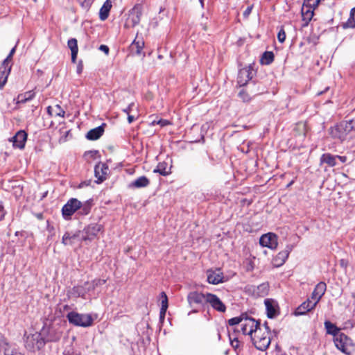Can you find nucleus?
Wrapping results in <instances>:
<instances>
[{
  "mask_svg": "<svg viewBox=\"0 0 355 355\" xmlns=\"http://www.w3.org/2000/svg\"><path fill=\"white\" fill-rule=\"evenodd\" d=\"M64 355H80L79 352H71L69 349H66L64 352Z\"/></svg>",
  "mask_w": 355,
  "mask_h": 355,
  "instance_id": "obj_48",
  "label": "nucleus"
},
{
  "mask_svg": "<svg viewBox=\"0 0 355 355\" xmlns=\"http://www.w3.org/2000/svg\"><path fill=\"white\" fill-rule=\"evenodd\" d=\"M90 183H91V181L83 182L79 184L78 188H83L84 187H87L90 184Z\"/></svg>",
  "mask_w": 355,
  "mask_h": 355,
  "instance_id": "obj_56",
  "label": "nucleus"
},
{
  "mask_svg": "<svg viewBox=\"0 0 355 355\" xmlns=\"http://www.w3.org/2000/svg\"><path fill=\"white\" fill-rule=\"evenodd\" d=\"M324 327L327 329V334L333 335L334 338H336L337 335L342 334L340 332V329L329 321H326L324 322Z\"/></svg>",
  "mask_w": 355,
  "mask_h": 355,
  "instance_id": "obj_26",
  "label": "nucleus"
},
{
  "mask_svg": "<svg viewBox=\"0 0 355 355\" xmlns=\"http://www.w3.org/2000/svg\"><path fill=\"white\" fill-rule=\"evenodd\" d=\"M301 12L302 20L304 21V25L306 26L313 17L314 9L307 7L303 4Z\"/></svg>",
  "mask_w": 355,
  "mask_h": 355,
  "instance_id": "obj_22",
  "label": "nucleus"
},
{
  "mask_svg": "<svg viewBox=\"0 0 355 355\" xmlns=\"http://www.w3.org/2000/svg\"><path fill=\"white\" fill-rule=\"evenodd\" d=\"M274 60V54L272 51H268V64Z\"/></svg>",
  "mask_w": 355,
  "mask_h": 355,
  "instance_id": "obj_49",
  "label": "nucleus"
},
{
  "mask_svg": "<svg viewBox=\"0 0 355 355\" xmlns=\"http://www.w3.org/2000/svg\"><path fill=\"white\" fill-rule=\"evenodd\" d=\"M239 98L243 101V102H248L250 100V97L248 93H246L244 89H241L239 93Z\"/></svg>",
  "mask_w": 355,
  "mask_h": 355,
  "instance_id": "obj_41",
  "label": "nucleus"
},
{
  "mask_svg": "<svg viewBox=\"0 0 355 355\" xmlns=\"http://www.w3.org/2000/svg\"><path fill=\"white\" fill-rule=\"evenodd\" d=\"M26 138L27 135L25 131L19 130L14 137L10 139V141L12 142L13 146L21 149L25 146Z\"/></svg>",
  "mask_w": 355,
  "mask_h": 355,
  "instance_id": "obj_14",
  "label": "nucleus"
},
{
  "mask_svg": "<svg viewBox=\"0 0 355 355\" xmlns=\"http://www.w3.org/2000/svg\"><path fill=\"white\" fill-rule=\"evenodd\" d=\"M187 300L191 305L202 304L205 302H207V293L191 292L188 295Z\"/></svg>",
  "mask_w": 355,
  "mask_h": 355,
  "instance_id": "obj_15",
  "label": "nucleus"
},
{
  "mask_svg": "<svg viewBox=\"0 0 355 355\" xmlns=\"http://www.w3.org/2000/svg\"><path fill=\"white\" fill-rule=\"evenodd\" d=\"M104 132V129L102 126H98L97 128H95L91 130H89L86 137L89 140H96L101 137V136L103 135Z\"/></svg>",
  "mask_w": 355,
  "mask_h": 355,
  "instance_id": "obj_24",
  "label": "nucleus"
},
{
  "mask_svg": "<svg viewBox=\"0 0 355 355\" xmlns=\"http://www.w3.org/2000/svg\"><path fill=\"white\" fill-rule=\"evenodd\" d=\"M157 121L154 120V121H153L151 122V124H152L153 125H155V124H157Z\"/></svg>",
  "mask_w": 355,
  "mask_h": 355,
  "instance_id": "obj_61",
  "label": "nucleus"
},
{
  "mask_svg": "<svg viewBox=\"0 0 355 355\" xmlns=\"http://www.w3.org/2000/svg\"><path fill=\"white\" fill-rule=\"evenodd\" d=\"M336 159H339L342 163H345L347 160V158L346 156L336 155Z\"/></svg>",
  "mask_w": 355,
  "mask_h": 355,
  "instance_id": "obj_53",
  "label": "nucleus"
},
{
  "mask_svg": "<svg viewBox=\"0 0 355 355\" xmlns=\"http://www.w3.org/2000/svg\"><path fill=\"white\" fill-rule=\"evenodd\" d=\"M347 125L345 121H343L329 130L330 135L334 137L344 141L347 138H352L349 130H347Z\"/></svg>",
  "mask_w": 355,
  "mask_h": 355,
  "instance_id": "obj_7",
  "label": "nucleus"
},
{
  "mask_svg": "<svg viewBox=\"0 0 355 355\" xmlns=\"http://www.w3.org/2000/svg\"><path fill=\"white\" fill-rule=\"evenodd\" d=\"M10 347H11L5 341L3 335L0 333V354H3L7 348Z\"/></svg>",
  "mask_w": 355,
  "mask_h": 355,
  "instance_id": "obj_38",
  "label": "nucleus"
},
{
  "mask_svg": "<svg viewBox=\"0 0 355 355\" xmlns=\"http://www.w3.org/2000/svg\"><path fill=\"white\" fill-rule=\"evenodd\" d=\"M82 207V203L76 198H71L63 206L62 213L64 218L68 220L71 216Z\"/></svg>",
  "mask_w": 355,
  "mask_h": 355,
  "instance_id": "obj_6",
  "label": "nucleus"
},
{
  "mask_svg": "<svg viewBox=\"0 0 355 355\" xmlns=\"http://www.w3.org/2000/svg\"><path fill=\"white\" fill-rule=\"evenodd\" d=\"M150 184V180L146 176H141L128 184L130 189H140L147 187Z\"/></svg>",
  "mask_w": 355,
  "mask_h": 355,
  "instance_id": "obj_18",
  "label": "nucleus"
},
{
  "mask_svg": "<svg viewBox=\"0 0 355 355\" xmlns=\"http://www.w3.org/2000/svg\"><path fill=\"white\" fill-rule=\"evenodd\" d=\"M230 336V344L232 345V347L235 349H237L239 347V340H238V338L236 337H232L231 335L229 336Z\"/></svg>",
  "mask_w": 355,
  "mask_h": 355,
  "instance_id": "obj_40",
  "label": "nucleus"
},
{
  "mask_svg": "<svg viewBox=\"0 0 355 355\" xmlns=\"http://www.w3.org/2000/svg\"><path fill=\"white\" fill-rule=\"evenodd\" d=\"M277 38L279 42L282 43L285 41L286 33L283 28H281L277 34Z\"/></svg>",
  "mask_w": 355,
  "mask_h": 355,
  "instance_id": "obj_43",
  "label": "nucleus"
},
{
  "mask_svg": "<svg viewBox=\"0 0 355 355\" xmlns=\"http://www.w3.org/2000/svg\"><path fill=\"white\" fill-rule=\"evenodd\" d=\"M68 47L71 51V61L76 62L77 54L78 52L77 40L75 38H71L68 41Z\"/></svg>",
  "mask_w": 355,
  "mask_h": 355,
  "instance_id": "obj_25",
  "label": "nucleus"
},
{
  "mask_svg": "<svg viewBox=\"0 0 355 355\" xmlns=\"http://www.w3.org/2000/svg\"><path fill=\"white\" fill-rule=\"evenodd\" d=\"M144 46V42L142 40H135L131 44V49H132V51L135 50V53L137 55H140Z\"/></svg>",
  "mask_w": 355,
  "mask_h": 355,
  "instance_id": "obj_31",
  "label": "nucleus"
},
{
  "mask_svg": "<svg viewBox=\"0 0 355 355\" xmlns=\"http://www.w3.org/2000/svg\"><path fill=\"white\" fill-rule=\"evenodd\" d=\"M135 105V103H132L126 108L123 109V111L127 114H130L132 112Z\"/></svg>",
  "mask_w": 355,
  "mask_h": 355,
  "instance_id": "obj_45",
  "label": "nucleus"
},
{
  "mask_svg": "<svg viewBox=\"0 0 355 355\" xmlns=\"http://www.w3.org/2000/svg\"><path fill=\"white\" fill-rule=\"evenodd\" d=\"M315 302H313L310 299L304 302L300 305L295 311V315H302L306 314L307 312L313 310L316 306Z\"/></svg>",
  "mask_w": 355,
  "mask_h": 355,
  "instance_id": "obj_16",
  "label": "nucleus"
},
{
  "mask_svg": "<svg viewBox=\"0 0 355 355\" xmlns=\"http://www.w3.org/2000/svg\"><path fill=\"white\" fill-rule=\"evenodd\" d=\"M54 108L52 107L51 106H49L47 107V112L49 113V115L52 116L53 114H54Z\"/></svg>",
  "mask_w": 355,
  "mask_h": 355,
  "instance_id": "obj_58",
  "label": "nucleus"
},
{
  "mask_svg": "<svg viewBox=\"0 0 355 355\" xmlns=\"http://www.w3.org/2000/svg\"><path fill=\"white\" fill-rule=\"evenodd\" d=\"M206 302L209 303L213 309L219 312L223 313L226 310L225 305L216 295L207 293Z\"/></svg>",
  "mask_w": 355,
  "mask_h": 355,
  "instance_id": "obj_11",
  "label": "nucleus"
},
{
  "mask_svg": "<svg viewBox=\"0 0 355 355\" xmlns=\"http://www.w3.org/2000/svg\"><path fill=\"white\" fill-rule=\"evenodd\" d=\"M24 346L29 351H35L44 345V339L41 334L34 330L26 331L24 336Z\"/></svg>",
  "mask_w": 355,
  "mask_h": 355,
  "instance_id": "obj_2",
  "label": "nucleus"
},
{
  "mask_svg": "<svg viewBox=\"0 0 355 355\" xmlns=\"http://www.w3.org/2000/svg\"><path fill=\"white\" fill-rule=\"evenodd\" d=\"M103 230V225L98 223L90 224L85 227L82 233V240L84 241L93 240Z\"/></svg>",
  "mask_w": 355,
  "mask_h": 355,
  "instance_id": "obj_8",
  "label": "nucleus"
},
{
  "mask_svg": "<svg viewBox=\"0 0 355 355\" xmlns=\"http://www.w3.org/2000/svg\"><path fill=\"white\" fill-rule=\"evenodd\" d=\"M135 119V117L133 115L128 114V121L129 123H132Z\"/></svg>",
  "mask_w": 355,
  "mask_h": 355,
  "instance_id": "obj_57",
  "label": "nucleus"
},
{
  "mask_svg": "<svg viewBox=\"0 0 355 355\" xmlns=\"http://www.w3.org/2000/svg\"><path fill=\"white\" fill-rule=\"evenodd\" d=\"M334 342L336 348L346 355H355V345L345 334L337 335L334 338Z\"/></svg>",
  "mask_w": 355,
  "mask_h": 355,
  "instance_id": "obj_3",
  "label": "nucleus"
},
{
  "mask_svg": "<svg viewBox=\"0 0 355 355\" xmlns=\"http://www.w3.org/2000/svg\"><path fill=\"white\" fill-rule=\"evenodd\" d=\"M10 72V68H6L2 65L0 67V89L2 88L7 82Z\"/></svg>",
  "mask_w": 355,
  "mask_h": 355,
  "instance_id": "obj_28",
  "label": "nucleus"
},
{
  "mask_svg": "<svg viewBox=\"0 0 355 355\" xmlns=\"http://www.w3.org/2000/svg\"><path fill=\"white\" fill-rule=\"evenodd\" d=\"M252 8H253V5H249L247 6V8L245 9V10L243 12V16L244 19L248 18L250 14L252 12Z\"/></svg>",
  "mask_w": 355,
  "mask_h": 355,
  "instance_id": "obj_44",
  "label": "nucleus"
},
{
  "mask_svg": "<svg viewBox=\"0 0 355 355\" xmlns=\"http://www.w3.org/2000/svg\"><path fill=\"white\" fill-rule=\"evenodd\" d=\"M278 245V236L277 234L268 232V248L275 250Z\"/></svg>",
  "mask_w": 355,
  "mask_h": 355,
  "instance_id": "obj_27",
  "label": "nucleus"
},
{
  "mask_svg": "<svg viewBox=\"0 0 355 355\" xmlns=\"http://www.w3.org/2000/svg\"><path fill=\"white\" fill-rule=\"evenodd\" d=\"M69 323L78 327H87L93 323V318L90 314H81L71 311L67 315Z\"/></svg>",
  "mask_w": 355,
  "mask_h": 355,
  "instance_id": "obj_4",
  "label": "nucleus"
},
{
  "mask_svg": "<svg viewBox=\"0 0 355 355\" xmlns=\"http://www.w3.org/2000/svg\"><path fill=\"white\" fill-rule=\"evenodd\" d=\"M15 47H13L9 55L7 56V58L3 60V63H2V66L3 67H5L6 68H10V70L11 69V65H10V62H11V60H12V57L13 55V54L15 53Z\"/></svg>",
  "mask_w": 355,
  "mask_h": 355,
  "instance_id": "obj_34",
  "label": "nucleus"
},
{
  "mask_svg": "<svg viewBox=\"0 0 355 355\" xmlns=\"http://www.w3.org/2000/svg\"><path fill=\"white\" fill-rule=\"evenodd\" d=\"M279 314V308L276 301L268 299V318H274Z\"/></svg>",
  "mask_w": 355,
  "mask_h": 355,
  "instance_id": "obj_17",
  "label": "nucleus"
},
{
  "mask_svg": "<svg viewBox=\"0 0 355 355\" xmlns=\"http://www.w3.org/2000/svg\"><path fill=\"white\" fill-rule=\"evenodd\" d=\"M288 257V252L286 250L279 252L278 254L272 260V265L274 267H280L282 266L286 261Z\"/></svg>",
  "mask_w": 355,
  "mask_h": 355,
  "instance_id": "obj_20",
  "label": "nucleus"
},
{
  "mask_svg": "<svg viewBox=\"0 0 355 355\" xmlns=\"http://www.w3.org/2000/svg\"><path fill=\"white\" fill-rule=\"evenodd\" d=\"M270 344V340H269L268 341V344H267L268 347H269Z\"/></svg>",
  "mask_w": 355,
  "mask_h": 355,
  "instance_id": "obj_64",
  "label": "nucleus"
},
{
  "mask_svg": "<svg viewBox=\"0 0 355 355\" xmlns=\"http://www.w3.org/2000/svg\"><path fill=\"white\" fill-rule=\"evenodd\" d=\"M277 350V352H276V355H286L284 354H282L279 349H278V347H277L276 349Z\"/></svg>",
  "mask_w": 355,
  "mask_h": 355,
  "instance_id": "obj_60",
  "label": "nucleus"
},
{
  "mask_svg": "<svg viewBox=\"0 0 355 355\" xmlns=\"http://www.w3.org/2000/svg\"><path fill=\"white\" fill-rule=\"evenodd\" d=\"M142 12L143 5L141 3L135 5L128 12V17L125 22V27L130 28L138 25L140 22Z\"/></svg>",
  "mask_w": 355,
  "mask_h": 355,
  "instance_id": "obj_5",
  "label": "nucleus"
},
{
  "mask_svg": "<svg viewBox=\"0 0 355 355\" xmlns=\"http://www.w3.org/2000/svg\"><path fill=\"white\" fill-rule=\"evenodd\" d=\"M112 6V1L110 0H106L104 2L99 11V18L101 20L105 21L107 19Z\"/></svg>",
  "mask_w": 355,
  "mask_h": 355,
  "instance_id": "obj_23",
  "label": "nucleus"
},
{
  "mask_svg": "<svg viewBox=\"0 0 355 355\" xmlns=\"http://www.w3.org/2000/svg\"><path fill=\"white\" fill-rule=\"evenodd\" d=\"M22 193V188L20 186H18L16 188V191H15V196H21Z\"/></svg>",
  "mask_w": 355,
  "mask_h": 355,
  "instance_id": "obj_54",
  "label": "nucleus"
},
{
  "mask_svg": "<svg viewBox=\"0 0 355 355\" xmlns=\"http://www.w3.org/2000/svg\"><path fill=\"white\" fill-rule=\"evenodd\" d=\"M153 172L158 173L163 176H166L170 173V172L167 171V166L164 162L159 163L157 168L154 169Z\"/></svg>",
  "mask_w": 355,
  "mask_h": 355,
  "instance_id": "obj_32",
  "label": "nucleus"
},
{
  "mask_svg": "<svg viewBox=\"0 0 355 355\" xmlns=\"http://www.w3.org/2000/svg\"><path fill=\"white\" fill-rule=\"evenodd\" d=\"M259 243L263 247L266 246V234H264L261 236Z\"/></svg>",
  "mask_w": 355,
  "mask_h": 355,
  "instance_id": "obj_46",
  "label": "nucleus"
},
{
  "mask_svg": "<svg viewBox=\"0 0 355 355\" xmlns=\"http://www.w3.org/2000/svg\"><path fill=\"white\" fill-rule=\"evenodd\" d=\"M53 108H54V110H54L53 111L54 114L56 116H61V117H64V116L65 112L59 105H55V107Z\"/></svg>",
  "mask_w": 355,
  "mask_h": 355,
  "instance_id": "obj_39",
  "label": "nucleus"
},
{
  "mask_svg": "<svg viewBox=\"0 0 355 355\" xmlns=\"http://www.w3.org/2000/svg\"><path fill=\"white\" fill-rule=\"evenodd\" d=\"M82 241L81 230H77L75 232H67L62 236V243L64 245H72Z\"/></svg>",
  "mask_w": 355,
  "mask_h": 355,
  "instance_id": "obj_10",
  "label": "nucleus"
},
{
  "mask_svg": "<svg viewBox=\"0 0 355 355\" xmlns=\"http://www.w3.org/2000/svg\"><path fill=\"white\" fill-rule=\"evenodd\" d=\"M347 24L349 27L355 28V8L351 10L349 18Z\"/></svg>",
  "mask_w": 355,
  "mask_h": 355,
  "instance_id": "obj_36",
  "label": "nucleus"
},
{
  "mask_svg": "<svg viewBox=\"0 0 355 355\" xmlns=\"http://www.w3.org/2000/svg\"><path fill=\"white\" fill-rule=\"evenodd\" d=\"M207 275V281L209 284H218L223 281V274L220 269L208 270Z\"/></svg>",
  "mask_w": 355,
  "mask_h": 355,
  "instance_id": "obj_13",
  "label": "nucleus"
},
{
  "mask_svg": "<svg viewBox=\"0 0 355 355\" xmlns=\"http://www.w3.org/2000/svg\"><path fill=\"white\" fill-rule=\"evenodd\" d=\"M260 62L261 64H266V51L262 53L261 58L260 59Z\"/></svg>",
  "mask_w": 355,
  "mask_h": 355,
  "instance_id": "obj_51",
  "label": "nucleus"
},
{
  "mask_svg": "<svg viewBox=\"0 0 355 355\" xmlns=\"http://www.w3.org/2000/svg\"><path fill=\"white\" fill-rule=\"evenodd\" d=\"M347 130H349L352 138L355 135V118L345 121Z\"/></svg>",
  "mask_w": 355,
  "mask_h": 355,
  "instance_id": "obj_33",
  "label": "nucleus"
},
{
  "mask_svg": "<svg viewBox=\"0 0 355 355\" xmlns=\"http://www.w3.org/2000/svg\"><path fill=\"white\" fill-rule=\"evenodd\" d=\"M245 315H246V313H242L239 317L232 318L228 320V324L231 326H233V325H235V324H237L239 323H242V322L243 320V318Z\"/></svg>",
  "mask_w": 355,
  "mask_h": 355,
  "instance_id": "obj_35",
  "label": "nucleus"
},
{
  "mask_svg": "<svg viewBox=\"0 0 355 355\" xmlns=\"http://www.w3.org/2000/svg\"><path fill=\"white\" fill-rule=\"evenodd\" d=\"M66 141V139H65V138H64V139H63V138H60V142H62V141H63V142H64V141Z\"/></svg>",
  "mask_w": 355,
  "mask_h": 355,
  "instance_id": "obj_62",
  "label": "nucleus"
},
{
  "mask_svg": "<svg viewBox=\"0 0 355 355\" xmlns=\"http://www.w3.org/2000/svg\"><path fill=\"white\" fill-rule=\"evenodd\" d=\"M327 289V285L324 282H319L315 287L311 297V300L317 304L322 297L324 295Z\"/></svg>",
  "mask_w": 355,
  "mask_h": 355,
  "instance_id": "obj_12",
  "label": "nucleus"
},
{
  "mask_svg": "<svg viewBox=\"0 0 355 355\" xmlns=\"http://www.w3.org/2000/svg\"><path fill=\"white\" fill-rule=\"evenodd\" d=\"M5 211L3 207L1 205H0V220L4 218Z\"/></svg>",
  "mask_w": 355,
  "mask_h": 355,
  "instance_id": "obj_55",
  "label": "nucleus"
},
{
  "mask_svg": "<svg viewBox=\"0 0 355 355\" xmlns=\"http://www.w3.org/2000/svg\"><path fill=\"white\" fill-rule=\"evenodd\" d=\"M259 322L254 319L244 316L241 324V330L243 334L250 335L255 347L261 351L266 350V340L263 334H261Z\"/></svg>",
  "mask_w": 355,
  "mask_h": 355,
  "instance_id": "obj_1",
  "label": "nucleus"
},
{
  "mask_svg": "<svg viewBox=\"0 0 355 355\" xmlns=\"http://www.w3.org/2000/svg\"><path fill=\"white\" fill-rule=\"evenodd\" d=\"M35 94L33 91L27 92L24 94H21L17 97V103H24L33 98Z\"/></svg>",
  "mask_w": 355,
  "mask_h": 355,
  "instance_id": "obj_29",
  "label": "nucleus"
},
{
  "mask_svg": "<svg viewBox=\"0 0 355 355\" xmlns=\"http://www.w3.org/2000/svg\"><path fill=\"white\" fill-rule=\"evenodd\" d=\"M329 89V87H327L324 91L318 92L317 94L318 96L322 95L324 92H326Z\"/></svg>",
  "mask_w": 355,
  "mask_h": 355,
  "instance_id": "obj_59",
  "label": "nucleus"
},
{
  "mask_svg": "<svg viewBox=\"0 0 355 355\" xmlns=\"http://www.w3.org/2000/svg\"><path fill=\"white\" fill-rule=\"evenodd\" d=\"M69 131H65L64 132V134L66 135L65 137H67V135L69 134Z\"/></svg>",
  "mask_w": 355,
  "mask_h": 355,
  "instance_id": "obj_63",
  "label": "nucleus"
},
{
  "mask_svg": "<svg viewBox=\"0 0 355 355\" xmlns=\"http://www.w3.org/2000/svg\"><path fill=\"white\" fill-rule=\"evenodd\" d=\"M320 165L326 164L329 167H334L337 164L336 157L330 153H324L321 155Z\"/></svg>",
  "mask_w": 355,
  "mask_h": 355,
  "instance_id": "obj_21",
  "label": "nucleus"
},
{
  "mask_svg": "<svg viewBox=\"0 0 355 355\" xmlns=\"http://www.w3.org/2000/svg\"><path fill=\"white\" fill-rule=\"evenodd\" d=\"M99 49L101 51L105 52V54H108V53H109V48L106 45H103V44L101 45L100 47H99Z\"/></svg>",
  "mask_w": 355,
  "mask_h": 355,
  "instance_id": "obj_52",
  "label": "nucleus"
},
{
  "mask_svg": "<svg viewBox=\"0 0 355 355\" xmlns=\"http://www.w3.org/2000/svg\"><path fill=\"white\" fill-rule=\"evenodd\" d=\"M78 1L82 8L87 10L91 6L93 0H78Z\"/></svg>",
  "mask_w": 355,
  "mask_h": 355,
  "instance_id": "obj_42",
  "label": "nucleus"
},
{
  "mask_svg": "<svg viewBox=\"0 0 355 355\" xmlns=\"http://www.w3.org/2000/svg\"><path fill=\"white\" fill-rule=\"evenodd\" d=\"M108 167L105 164H98L95 166V176L98 178V182H101L105 179Z\"/></svg>",
  "mask_w": 355,
  "mask_h": 355,
  "instance_id": "obj_19",
  "label": "nucleus"
},
{
  "mask_svg": "<svg viewBox=\"0 0 355 355\" xmlns=\"http://www.w3.org/2000/svg\"><path fill=\"white\" fill-rule=\"evenodd\" d=\"M162 307L160 309V318H164L168 309V297L164 292L161 293Z\"/></svg>",
  "mask_w": 355,
  "mask_h": 355,
  "instance_id": "obj_30",
  "label": "nucleus"
},
{
  "mask_svg": "<svg viewBox=\"0 0 355 355\" xmlns=\"http://www.w3.org/2000/svg\"><path fill=\"white\" fill-rule=\"evenodd\" d=\"M81 208H82V214H87L90 211V208L88 205L82 206Z\"/></svg>",
  "mask_w": 355,
  "mask_h": 355,
  "instance_id": "obj_50",
  "label": "nucleus"
},
{
  "mask_svg": "<svg viewBox=\"0 0 355 355\" xmlns=\"http://www.w3.org/2000/svg\"><path fill=\"white\" fill-rule=\"evenodd\" d=\"M321 0H304L303 4L313 9H315Z\"/></svg>",
  "mask_w": 355,
  "mask_h": 355,
  "instance_id": "obj_37",
  "label": "nucleus"
},
{
  "mask_svg": "<svg viewBox=\"0 0 355 355\" xmlns=\"http://www.w3.org/2000/svg\"><path fill=\"white\" fill-rule=\"evenodd\" d=\"M254 74V69L250 65L241 69L237 76V84L239 87L245 86L252 78Z\"/></svg>",
  "mask_w": 355,
  "mask_h": 355,
  "instance_id": "obj_9",
  "label": "nucleus"
},
{
  "mask_svg": "<svg viewBox=\"0 0 355 355\" xmlns=\"http://www.w3.org/2000/svg\"><path fill=\"white\" fill-rule=\"evenodd\" d=\"M169 123H170L169 121L168 120H165V119H160V120H158L157 122V124L159 125L162 127L166 126V125H168Z\"/></svg>",
  "mask_w": 355,
  "mask_h": 355,
  "instance_id": "obj_47",
  "label": "nucleus"
}]
</instances>
